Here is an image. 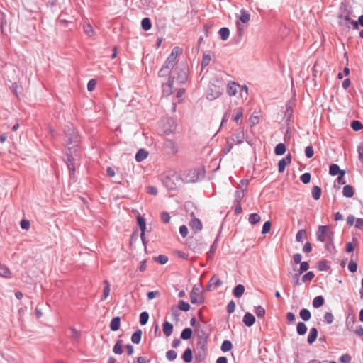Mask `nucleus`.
Wrapping results in <instances>:
<instances>
[{
    "label": "nucleus",
    "instance_id": "nucleus-1",
    "mask_svg": "<svg viewBox=\"0 0 363 363\" xmlns=\"http://www.w3.org/2000/svg\"><path fill=\"white\" fill-rule=\"evenodd\" d=\"M65 145L69 147H72L74 152L78 151V144L79 143V135L76 131L72 124H68L65 127Z\"/></svg>",
    "mask_w": 363,
    "mask_h": 363
},
{
    "label": "nucleus",
    "instance_id": "nucleus-2",
    "mask_svg": "<svg viewBox=\"0 0 363 363\" xmlns=\"http://www.w3.org/2000/svg\"><path fill=\"white\" fill-rule=\"evenodd\" d=\"M206 338L207 337L203 340L200 335L199 336V340L196 342V347L195 350V359L198 362L204 361L207 356Z\"/></svg>",
    "mask_w": 363,
    "mask_h": 363
},
{
    "label": "nucleus",
    "instance_id": "nucleus-3",
    "mask_svg": "<svg viewBox=\"0 0 363 363\" xmlns=\"http://www.w3.org/2000/svg\"><path fill=\"white\" fill-rule=\"evenodd\" d=\"M334 234V231L331 230L328 225H320L316 231V239L321 242L331 241Z\"/></svg>",
    "mask_w": 363,
    "mask_h": 363
},
{
    "label": "nucleus",
    "instance_id": "nucleus-4",
    "mask_svg": "<svg viewBox=\"0 0 363 363\" xmlns=\"http://www.w3.org/2000/svg\"><path fill=\"white\" fill-rule=\"evenodd\" d=\"M189 248L195 253H201L203 248L206 245L201 240L194 238H189L186 240Z\"/></svg>",
    "mask_w": 363,
    "mask_h": 363
},
{
    "label": "nucleus",
    "instance_id": "nucleus-5",
    "mask_svg": "<svg viewBox=\"0 0 363 363\" xmlns=\"http://www.w3.org/2000/svg\"><path fill=\"white\" fill-rule=\"evenodd\" d=\"M163 150L169 156H174L178 152V146L175 141L165 139L163 142Z\"/></svg>",
    "mask_w": 363,
    "mask_h": 363
},
{
    "label": "nucleus",
    "instance_id": "nucleus-6",
    "mask_svg": "<svg viewBox=\"0 0 363 363\" xmlns=\"http://www.w3.org/2000/svg\"><path fill=\"white\" fill-rule=\"evenodd\" d=\"M177 128V123L174 118H167L162 125V132L165 135L173 134Z\"/></svg>",
    "mask_w": 363,
    "mask_h": 363
},
{
    "label": "nucleus",
    "instance_id": "nucleus-7",
    "mask_svg": "<svg viewBox=\"0 0 363 363\" xmlns=\"http://www.w3.org/2000/svg\"><path fill=\"white\" fill-rule=\"evenodd\" d=\"M73 153H74L75 156H77L76 152L72 150V147H69V150H67L66 151V159H65L67 166L69 170L70 175L74 174L75 171V159L74 157Z\"/></svg>",
    "mask_w": 363,
    "mask_h": 363
},
{
    "label": "nucleus",
    "instance_id": "nucleus-8",
    "mask_svg": "<svg viewBox=\"0 0 363 363\" xmlns=\"http://www.w3.org/2000/svg\"><path fill=\"white\" fill-rule=\"evenodd\" d=\"M174 179L179 180V177L175 173L171 174H167L162 178L163 184L169 190H174L177 188V185L174 182Z\"/></svg>",
    "mask_w": 363,
    "mask_h": 363
},
{
    "label": "nucleus",
    "instance_id": "nucleus-9",
    "mask_svg": "<svg viewBox=\"0 0 363 363\" xmlns=\"http://www.w3.org/2000/svg\"><path fill=\"white\" fill-rule=\"evenodd\" d=\"M190 301L192 304L201 305L204 303V297L198 289L194 287L190 293Z\"/></svg>",
    "mask_w": 363,
    "mask_h": 363
},
{
    "label": "nucleus",
    "instance_id": "nucleus-10",
    "mask_svg": "<svg viewBox=\"0 0 363 363\" xmlns=\"http://www.w3.org/2000/svg\"><path fill=\"white\" fill-rule=\"evenodd\" d=\"M337 18L339 26L342 27L344 30H348L350 28L351 18L348 14L343 16L342 13H340L337 16Z\"/></svg>",
    "mask_w": 363,
    "mask_h": 363
},
{
    "label": "nucleus",
    "instance_id": "nucleus-11",
    "mask_svg": "<svg viewBox=\"0 0 363 363\" xmlns=\"http://www.w3.org/2000/svg\"><path fill=\"white\" fill-rule=\"evenodd\" d=\"M222 284V281L216 275H213L206 286V291H211L212 289H216L220 287Z\"/></svg>",
    "mask_w": 363,
    "mask_h": 363
},
{
    "label": "nucleus",
    "instance_id": "nucleus-12",
    "mask_svg": "<svg viewBox=\"0 0 363 363\" xmlns=\"http://www.w3.org/2000/svg\"><path fill=\"white\" fill-rule=\"evenodd\" d=\"M190 216L191 217V220L189 223V226L193 229L195 230L196 232L201 231L203 228V225L201 221L195 217V214L193 211H191L189 213Z\"/></svg>",
    "mask_w": 363,
    "mask_h": 363
},
{
    "label": "nucleus",
    "instance_id": "nucleus-13",
    "mask_svg": "<svg viewBox=\"0 0 363 363\" xmlns=\"http://www.w3.org/2000/svg\"><path fill=\"white\" fill-rule=\"evenodd\" d=\"M177 72V79L179 82V84H184L187 81L188 79V74H187V69L186 67L182 69L177 67L176 68Z\"/></svg>",
    "mask_w": 363,
    "mask_h": 363
},
{
    "label": "nucleus",
    "instance_id": "nucleus-14",
    "mask_svg": "<svg viewBox=\"0 0 363 363\" xmlns=\"http://www.w3.org/2000/svg\"><path fill=\"white\" fill-rule=\"evenodd\" d=\"M291 162V155L289 153L284 158L280 160L278 162V172L282 173L286 169V166Z\"/></svg>",
    "mask_w": 363,
    "mask_h": 363
},
{
    "label": "nucleus",
    "instance_id": "nucleus-15",
    "mask_svg": "<svg viewBox=\"0 0 363 363\" xmlns=\"http://www.w3.org/2000/svg\"><path fill=\"white\" fill-rule=\"evenodd\" d=\"M174 77H169L168 82L166 84H162V91L167 95L169 96L172 94V86L174 83Z\"/></svg>",
    "mask_w": 363,
    "mask_h": 363
},
{
    "label": "nucleus",
    "instance_id": "nucleus-16",
    "mask_svg": "<svg viewBox=\"0 0 363 363\" xmlns=\"http://www.w3.org/2000/svg\"><path fill=\"white\" fill-rule=\"evenodd\" d=\"M238 88H240V86L238 83L235 82H230L227 86L228 94L230 96H235Z\"/></svg>",
    "mask_w": 363,
    "mask_h": 363
},
{
    "label": "nucleus",
    "instance_id": "nucleus-17",
    "mask_svg": "<svg viewBox=\"0 0 363 363\" xmlns=\"http://www.w3.org/2000/svg\"><path fill=\"white\" fill-rule=\"evenodd\" d=\"M182 49L177 46L174 47L170 53V55L167 58V60L172 62V63L176 65V60L177 56L182 52Z\"/></svg>",
    "mask_w": 363,
    "mask_h": 363
},
{
    "label": "nucleus",
    "instance_id": "nucleus-18",
    "mask_svg": "<svg viewBox=\"0 0 363 363\" xmlns=\"http://www.w3.org/2000/svg\"><path fill=\"white\" fill-rule=\"evenodd\" d=\"M356 323V318L354 314L349 313L345 321L346 328L349 330H353V328Z\"/></svg>",
    "mask_w": 363,
    "mask_h": 363
},
{
    "label": "nucleus",
    "instance_id": "nucleus-19",
    "mask_svg": "<svg viewBox=\"0 0 363 363\" xmlns=\"http://www.w3.org/2000/svg\"><path fill=\"white\" fill-rule=\"evenodd\" d=\"M242 321L246 326L251 327L255 323V317L252 313L247 312L245 314Z\"/></svg>",
    "mask_w": 363,
    "mask_h": 363
},
{
    "label": "nucleus",
    "instance_id": "nucleus-20",
    "mask_svg": "<svg viewBox=\"0 0 363 363\" xmlns=\"http://www.w3.org/2000/svg\"><path fill=\"white\" fill-rule=\"evenodd\" d=\"M245 133L244 130H241L233 135L231 140L238 144H240L244 141Z\"/></svg>",
    "mask_w": 363,
    "mask_h": 363
},
{
    "label": "nucleus",
    "instance_id": "nucleus-21",
    "mask_svg": "<svg viewBox=\"0 0 363 363\" xmlns=\"http://www.w3.org/2000/svg\"><path fill=\"white\" fill-rule=\"evenodd\" d=\"M173 325L168 321H164L162 325V330L166 337H169L173 332Z\"/></svg>",
    "mask_w": 363,
    "mask_h": 363
},
{
    "label": "nucleus",
    "instance_id": "nucleus-22",
    "mask_svg": "<svg viewBox=\"0 0 363 363\" xmlns=\"http://www.w3.org/2000/svg\"><path fill=\"white\" fill-rule=\"evenodd\" d=\"M318 330L315 328H312L310 330L309 334L308 335L307 341L308 344L311 345L313 344L318 337Z\"/></svg>",
    "mask_w": 363,
    "mask_h": 363
},
{
    "label": "nucleus",
    "instance_id": "nucleus-23",
    "mask_svg": "<svg viewBox=\"0 0 363 363\" xmlns=\"http://www.w3.org/2000/svg\"><path fill=\"white\" fill-rule=\"evenodd\" d=\"M301 274H298V271H294L293 272H289V275L291 279L294 286H299L301 284L300 281V275Z\"/></svg>",
    "mask_w": 363,
    "mask_h": 363
},
{
    "label": "nucleus",
    "instance_id": "nucleus-24",
    "mask_svg": "<svg viewBox=\"0 0 363 363\" xmlns=\"http://www.w3.org/2000/svg\"><path fill=\"white\" fill-rule=\"evenodd\" d=\"M121 318L118 316L114 317L110 323V328L113 331H117L120 328Z\"/></svg>",
    "mask_w": 363,
    "mask_h": 363
},
{
    "label": "nucleus",
    "instance_id": "nucleus-25",
    "mask_svg": "<svg viewBox=\"0 0 363 363\" xmlns=\"http://www.w3.org/2000/svg\"><path fill=\"white\" fill-rule=\"evenodd\" d=\"M244 292H245V286L242 284H238L234 288V289L233 291V294L236 298H240L243 295Z\"/></svg>",
    "mask_w": 363,
    "mask_h": 363
},
{
    "label": "nucleus",
    "instance_id": "nucleus-26",
    "mask_svg": "<svg viewBox=\"0 0 363 363\" xmlns=\"http://www.w3.org/2000/svg\"><path fill=\"white\" fill-rule=\"evenodd\" d=\"M147 151L144 149H140L135 155V160L138 162H142L147 158Z\"/></svg>",
    "mask_w": 363,
    "mask_h": 363
},
{
    "label": "nucleus",
    "instance_id": "nucleus-27",
    "mask_svg": "<svg viewBox=\"0 0 363 363\" xmlns=\"http://www.w3.org/2000/svg\"><path fill=\"white\" fill-rule=\"evenodd\" d=\"M0 276L4 278H11V272L4 264H0Z\"/></svg>",
    "mask_w": 363,
    "mask_h": 363
},
{
    "label": "nucleus",
    "instance_id": "nucleus-28",
    "mask_svg": "<svg viewBox=\"0 0 363 363\" xmlns=\"http://www.w3.org/2000/svg\"><path fill=\"white\" fill-rule=\"evenodd\" d=\"M218 238L215 240L213 243L211 245L209 251L207 252L206 256L208 259H212L214 257V253L218 247L217 244Z\"/></svg>",
    "mask_w": 363,
    "mask_h": 363
},
{
    "label": "nucleus",
    "instance_id": "nucleus-29",
    "mask_svg": "<svg viewBox=\"0 0 363 363\" xmlns=\"http://www.w3.org/2000/svg\"><path fill=\"white\" fill-rule=\"evenodd\" d=\"M354 194V189L352 186L345 185L343 187L342 194L344 196H345L347 198H351L353 196Z\"/></svg>",
    "mask_w": 363,
    "mask_h": 363
},
{
    "label": "nucleus",
    "instance_id": "nucleus-30",
    "mask_svg": "<svg viewBox=\"0 0 363 363\" xmlns=\"http://www.w3.org/2000/svg\"><path fill=\"white\" fill-rule=\"evenodd\" d=\"M343 170L340 169V167L336 164H332L329 167V174L332 176H336L341 174Z\"/></svg>",
    "mask_w": 363,
    "mask_h": 363
},
{
    "label": "nucleus",
    "instance_id": "nucleus-31",
    "mask_svg": "<svg viewBox=\"0 0 363 363\" xmlns=\"http://www.w3.org/2000/svg\"><path fill=\"white\" fill-rule=\"evenodd\" d=\"M299 316L303 321H308L311 318V313L307 308H302L299 312Z\"/></svg>",
    "mask_w": 363,
    "mask_h": 363
},
{
    "label": "nucleus",
    "instance_id": "nucleus-32",
    "mask_svg": "<svg viewBox=\"0 0 363 363\" xmlns=\"http://www.w3.org/2000/svg\"><path fill=\"white\" fill-rule=\"evenodd\" d=\"M183 360L186 363H190L192 361V350L188 347L185 350L182 354Z\"/></svg>",
    "mask_w": 363,
    "mask_h": 363
},
{
    "label": "nucleus",
    "instance_id": "nucleus-33",
    "mask_svg": "<svg viewBox=\"0 0 363 363\" xmlns=\"http://www.w3.org/2000/svg\"><path fill=\"white\" fill-rule=\"evenodd\" d=\"M141 337H142V330L140 329H138L132 335L131 341L134 344H139L141 340Z\"/></svg>",
    "mask_w": 363,
    "mask_h": 363
},
{
    "label": "nucleus",
    "instance_id": "nucleus-34",
    "mask_svg": "<svg viewBox=\"0 0 363 363\" xmlns=\"http://www.w3.org/2000/svg\"><path fill=\"white\" fill-rule=\"evenodd\" d=\"M296 332L299 335H303L307 332V326L303 322H298L296 325Z\"/></svg>",
    "mask_w": 363,
    "mask_h": 363
},
{
    "label": "nucleus",
    "instance_id": "nucleus-35",
    "mask_svg": "<svg viewBox=\"0 0 363 363\" xmlns=\"http://www.w3.org/2000/svg\"><path fill=\"white\" fill-rule=\"evenodd\" d=\"M286 152V145L280 143L277 144L274 148V153L276 155H283Z\"/></svg>",
    "mask_w": 363,
    "mask_h": 363
},
{
    "label": "nucleus",
    "instance_id": "nucleus-36",
    "mask_svg": "<svg viewBox=\"0 0 363 363\" xmlns=\"http://www.w3.org/2000/svg\"><path fill=\"white\" fill-rule=\"evenodd\" d=\"M220 94V93L219 91H213L212 87L211 86V87H209V89L207 92L206 98H207V99L212 101V100H214L216 98H218Z\"/></svg>",
    "mask_w": 363,
    "mask_h": 363
},
{
    "label": "nucleus",
    "instance_id": "nucleus-37",
    "mask_svg": "<svg viewBox=\"0 0 363 363\" xmlns=\"http://www.w3.org/2000/svg\"><path fill=\"white\" fill-rule=\"evenodd\" d=\"M192 333V330L190 328H186L181 333V338L184 340H188L191 337Z\"/></svg>",
    "mask_w": 363,
    "mask_h": 363
},
{
    "label": "nucleus",
    "instance_id": "nucleus-38",
    "mask_svg": "<svg viewBox=\"0 0 363 363\" xmlns=\"http://www.w3.org/2000/svg\"><path fill=\"white\" fill-rule=\"evenodd\" d=\"M219 35L223 40H226L230 35V30L228 28H221L218 31Z\"/></svg>",
    "mask_w": 363,
    "mask_h": 363
},
{
    "label": "nucleus",
    "instance_id": "nucleus-39",
    "mask_svg": "<svg viewBox=\"0 0 363 363\" xmlns=\"http://www.w3.org/2000/svg\"><path fill=\"white\" fill-rule=\"evenodd\" d=\"M324 302V298L322 296H318L313 300V306L316 308H320L323 306Z\"/></svg>",
    "mask_w": 363,
    "mask_h": 363
},
{
    "label": "nucleus",
    "instance_id": "nucleus-40",
    "mask_svg": "<svg viewBox=\"0 0 363 363\" xmlns=\"http://www.w3.org/2000/svg\"><path fill=\"white\" fill-rule=\"evenodd\" d=\"M123 341L118 340L113 348V351L116 354H121L123 352Z\"/></svg>",
    "mask_w": 363,
    "mask_h": 363
},
{
    "label": "nucleus",
    "instance_id": "nucleus-41",
    "mask_svg": "<svg viewBox=\"0 0 363 363\" xmlns=\"http://www.w3.org/2000/svg\"><path fill=\"white\" fill-rule=\"evenodd\" d=\"M321 192H322V191H321L320 187H319L318 186H314L311 190L312 197L315 200H318L320 198Z\"/></svg>",
    "mask_w": 363,
    "mask_h": 363
},
{
    "label": "nucleus",
    "instance_id": "nucleus-42",
    "mask_svg": "<svg viewBox=\"0 0 363 363\" xmlns=\"http://www.w3.org/2000/svg\"><path fill=\"white\" fill-rule=\"evenodd\" d=\"M318 269L319 271H327L330 269L328 262L325 259H322L318 262Z\"/></svg>",
    "mask_w": 363,
    "mask_h": 363
},
{
    "label": "nucleus",
    "instance_id": "nucleus-43",
    "mask_svg": "<svg viewBox=\"0 0 363 363\" xmlns=\"http://www.w3.org/2000/svg\"><path fill=\"white\" fill-rule=\"evenodd\" d=\"M261 220V217L258 214V213H251L250 216H249V218H248V220H249V223L252 225H255L257 223H258Z\"/></svg>",
    "mask_w": 363,
    "mask_h": 363
},
{
    "label": "nucleus",
    "instance_id": "nucleus-44",
    "mask_svg": "<svg viewBox=\"0 0 363 363\" xmlns=\"http://www.w3.org/2000/svg\"><path fill=\"white\" fill-rule=\"evenodd\" d=\"M141 26L142 28L145 31L150 30L152 27L150 19L149 18H144L141 21Z\"/></svg>",
    "mask_w": 363,
    "mask_h": 363
},
{
    "label": "nucleus",
    "instance_id": "nucleus-45",
    "mask_svg": "<svg viewBox=\"0 0 363 363\" xmlns=\"http://www.w3.org/2000/svg\"><path fill=\"white\" fill-rule=\"evenodd\" d=\"M104 287L103 296L101 297L102 301L105 300L108 296L109 293H110V285H109L108 281L107 280H104Z\"/></svg>",
    "mask_w": 363,
    "mask_h": 363
},
{
    "label": "nucleus",
    "instance_id": "nucleus-46",
    "mask_svg": "<svg viewBox=\"0 0 363 363\" xmlns=\"http://www.w3.org/2000/svg\"><path fill=\"white\" fill-rule=\"evenodd\" d=\"M177 308L180 311L186 312V311H189L191 307H190V305L187 302H185L184 301H182V300H179Z\"/></svg>",
    "mask_w": 363,
    "mask_h": 363
},
{
    "label": "nucleus",
    "instance_id": "nucleus-47",
    "mask_svg": "<svg viewBox=\"0 0 363 363\" xmlns=\"http://www.w3.org/2000/svg\"><path fill=\"white\" fill-rule=\"evenodd\" d=\"M211 60V55L209 53H203L202 61H201L202 69L207 67L209 65Z\"/></svg>",
    "mask_w": 363,
    "mask_h": 363
},
{
    "label": "nucleus",
    "instance_id": "nucleus-48",
    "mask_svg": "<svg viewBox=\"0 0 363 363\" xmlns=\"http://www.w3.org/2000/svg\"><path fill=\"white\" fill-rule=\"evenodd\" d=\"M241 14L239 18L240 21L243 23H247L250 21V15L245 9H242Z\"/></svg>",
    "mask_w": 363,
    "mask_h": 363
},
{
    "label": "nucleus",
    "instance_id": "nucleus-49",
    "mask_svg": "<svg viewBox=\"0 0 363 363\" xmlns=\"http://www.w3.org/2000/svg\"><path fill=\"white\" fill-rule=\"evenodd\" d=\"M137 223H138V226L140 227V230L143 232H145V229H146L145 219L143 217H142L141 216H138Z\"/></svg>",
    "mask_w": 363,
    "mask_h": 363
},
{
    "label": "nucleus",
    "instance_id": "nucleus-50",
    "mask_svg": "<svg viewBox=\"0 0 363 363\" xmlns=\"http://www.w3.org/2000/svg\"><path fill=\"white\" fill-rule=\"evenodd\" d=\"M351 128L354 131H359L363 128V125L359 121L354 120L351 122Z\"/></svg>",
    "mask_w": 363,
    "mask_h": 363
},
{
    "label": "nucleus",
    "instance_id": "nucleus-51",
    "mask_svg": "<svg viewBox=\"0 0 363 363\" xmlns=\"http://www.w3.org/2000/svg\"><path fill=\"white\" fill-rule=\"evenodd\" d=\"M70 337L73 340L76 342H79L81 334L77 329H75L74 328H72Z\"/></svg>",
    "mask_w": 363,
    "mask_h": 363
},
{
    "label": "nucleus",
    "instance_id": "nucleus-52",
    "mask_svg": "<svg viewBox=\"0 0 363 363\" xmlns=\"http://www.w3.org/2000/svg\"><path fill=\"white\" fill-rule=\"evenodd\" d=\"M233 347L232 342L230 340H224L221 345V350L224 352L230 351Z\"/></svg>",
    "mask_w": 363,
    "mask_h": 363
},
{
    "label": "nucleus",
    "instance_id": "nucleus-53",
    "mask_svg": "<svg viewBox=\"0 0 363 363\" xmlns=\"http://www.w3.org/2000/svg\"><path fill=\"white\" fill-rule=\"evenodd\" d=\"M300 264L301 266L299 269L294 268L293 271H298V274H303L304 272H306L309 269V264L307 262H302Z\"/></svg>",
    "mask_w": 363,
    "mask_h": 363
},
{
    "label": "nucleus",
    "instance_id": "nucleus-54",
    "mask_svg": "<svg viewBox=\"0 0 363 363\" xmlns=\"http://www.w3.org/2000/svg\"><path fill=\"white\" fill-rule=\"evenodd\" d=\"M149 319V313L147 311H143L140 314V323L142 325L147 324Z\"/></svg>",
    "mask_w": 363,
    "mask_h": 363
},
{
    "label": "nucleus",
    "instance_id": "nucleus-55",
    "mask_svg": "<svg viewBox=\"0 0 363 363\" xmlns=\"http://www.w3.org/2000/svg\"><path fill=\"white\" fill-rule=\"evenodd\" d=\"M171 70L169 69L164 67L163 66L161 67V69L158 72V77H171L170 74Z\"/></svg>",
    "mask_w": 363,
    "mask_h": 363
},
{
    "label": "nucleus",
    "instance_id": "nucleus-56",
    "mask_svg": "<svg viewBox=\"0 0 363 363\" xmlns=\"http://www.w3.org/2000/svg\"><path fill=\"white\" fill-rule=\"evenodd\" d=\"M255 313L258 318H263L266 313V311L262 306H258L255 307Z\"/></svg>",
    "mask_w": 363,
    "mask_h": 363
},
{
    "label": "nucleus",
    "instance_id": "nucleus-57",
    "mask_svg": "<svg viewBox=\"0 0 363 363\" xmlns=\"http://www.w3.org/2000/svg\"><path fill=\"white\" fill-rule=\"evenodd\" d=\"M315 277V274L313 272H308L302 277V282L305 283L307 281H311Z\"/></svg>",
    "mask_w": 363,
    "mask_h": 363
},
{
    "label": "nucleus",
    "instance_id": "nucleus-58",
    "mask_svg": "<svg viewBox=\"0 0 363 363\" xmlns=\"http://www.w3.org/2000/svg\"><path fill=\"white\" fill-rule=\"evenodd\" d=\"M155 260L160 264H165L168 262V257L164 255H160L155 257Z\"/></svg>",
    "mask_w": 363,
    "mask_h": 363
},
{
    "label": "nucleus",
    "instance_id": "nucleus-59",
    "mask_svg": "<svg viewBox=\"0 0 363 363\" xmlns=\"http://www.w3.org/2000/svg\"><path fill=\"white\" fill-rule=\"evenodd\" d=\"M311 175L310 173L308 172H306L304 174H303L301 177H300V179L301 181L304 184H307L310 182L311 181Z\"/></svg>",
    "mask_w": 363,
    "mask_h": 363
},
{
    "label": "nucleus",
    "instance_id": "nucleus-60",
    "mask_svg": "<svg viewBox=\"0 0 363 363\" xmlns=\"http://www.w3.org/2000/svg\"><path fill=\"white\" fill-rule=\"evenodd\" d=\"M245 194L243 190H237L235 191V201L237 203H240L242 199L244 197Z\"/></svg>",
    "mask_w": 363,
    "mask_h": 363
},
{
    "label": "nucleus",
    "instance_id": "nucleus-61",
    "mask_svg": "<svg viewBox=\"0 0 363 363\" xmlns=\"http://www.w3.org/2000/svg\"><path fill=\"white\" fill-rule=\"evenodd\" d=\"M325 248L326 250L332 252L333 250H335L333 239H331V241H326L325 245Z\"/></svg>",
    "mask_w": 363,
    "mask_h": 363
},
{
    "label": "nucleus",
    "instance_id": "nucleus-62",
    "mask_svg": "<svg viewBox=\"0 0 363 363\" xmlns=\"http://www.w3.org/2000/svg\"><path fill=\"white\" fill-rule=\"evenodd\" d=\"M167 359L169 361L174 360L177 357V353L174 350H169L166 353Z\"/></svg>",
    "mask_w": 363,
    "mask_h": 363
},
{
    "label": "nucleus",
    "instance_id": "nucleus-63",
    "mask_svg": "<svg viewBox=\"0 0 363 363\" xmlns=\"http://www.w3.org/2000/svg\"><path fill=\"white\" fill-rule=\"evenodd\" d=\"M324 320L327 324H331L334 320V316L333 313L326 312L324 315Z\"/></svg>",
    "mask_w": 363,
    "mask_h": 363
},
{
    "label": "nucleus",
    "instance_id": "nucleus-64",
    "mask_svg": "<svg viewBox=\"0 0 363 363\" xmlns=\"http://www.w3.org/2000/svg\"><path fill=\"white\" fill-rule=\"evenodd\" d=\"M170 216L169 213L164 211L160 214V219L164 223H168L170 220Z\"/></svg>",
    "mask_w": 363,
    "mask_h": 363
}]
</instances>
